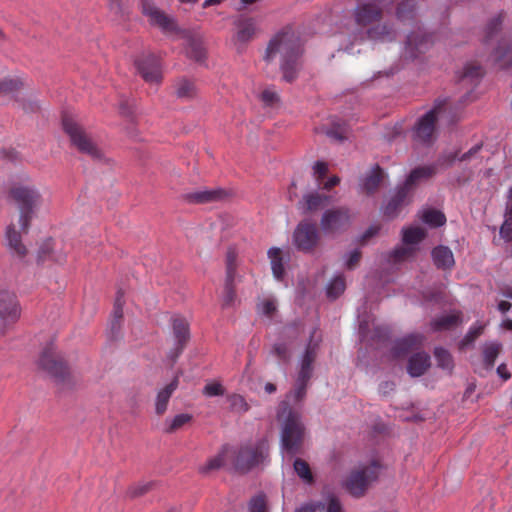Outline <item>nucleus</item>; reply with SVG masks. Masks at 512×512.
Segmentation results:
<instances>
[{
    "label": "nucleus",
    "mask_w": 512,
    "mask_h": 512,
    "mask_svg": "<svg viewBox=\"0 0 512 512\" xmlns=\"http://www.w3.org/2000/svg\"><path fill=\"white\" fill-rule=\"evenodd\" d=\"M320 234L315 223L310 221L300 222L292 236L294 246L302 252L308 253L318 245Z\"/></svg>",
    "instance_id": "obj_10"
},
{
    "label": "nucleus",
    "mask_w": 512,
    "mask_h": 512,
    "mask_svg": "<svg viewBox=\"0 0 512 512\" xmlns=\"http://www.w3.org/2000/svg\"><path fill=\"white\" fill-rule=\"evenodd\" d=\"M417 250H415L414 246L401 244L397 247H395L389 254H388V262L390 264L396 265L400 264L409 260H412L415 258L417 254Z\"/></svg>",
    "instance_id": "obj_25"
},
{
    "label": "nucleus",
    "mask_w": 512,
    "mask_h": 512,
    "mask_svg": "<svg viewBox=\"0 0 512 512\" xmlns=\"http://www.w3.org/2000/svg\"><path fill=\"white\" fill-rule=\"evenodd\" d=\"M145 14L150 17V21L154 25H158L164 30H169L173 26L172 20L157 8H145Z\"/></svg>",
    "instance_id": "obj_38"
},
{
    "label": "nucleus",
    "mask_w": 512,
    "mask_h": 512,
    "mask_svg": "<svg viewBox=\"0 0 512 512\" xmlns=\"http://www.w3.org/2000/svg\"><path fill=\"white\" fill-rule=\"evenodd\" d=\"M434 355L438 361V364L441 367H445L447 365L446 361L448 358V352L446 351V349H444L442 347H436L434 350Z\"/></svg>",
    "instance_id": "obj_59"
},
{
    "label": "nucleus",
    "mask_w": 512,
    "mask_h": 512,
    "mask_svg": "<svg viewBox=\"0 0 512 512\" xmlns=\"http://www.w3.org/2000/svg\"><path fill=\"white\" fill-rule=\"evenodd\" d=\"M226 196L227 193L225 192V190L221 188H215L188 193L186 195V200L189 203L203 204L222 200Z\"/></svg>",
    "instance_id": "obj_20"
},
{
    "label": "nucleus",
    "mask_w": 512,
    "mask_h": 512,
    "mask_svg": "<svg viewBox=\"0 0 512 512\" xmlns=\"http://www.w3.org/2000/svg\"><path fill=\"white\" fill-rule=\"evenodd\" d=\"M309 379L298 375L295 390L287 395V399L292 397L296 402L302 401ZM277 418L281 421V449L284 453L294 456L300 452L304 440L305 428L301 422V415L290 407L288 400H283L279 404Z\"/></svg>",
    "instance_id": "obj_1"
},
{
    "label": "nucleus",
    "mask_w": 512,
    "mask_h": 512,
    "mask_svg": "<svg viewBox=\"0 0 512 512\" xmlns=\"http://www.w3.org/2000/svg\"><path fill=\"white\" fill-rule=\"evenodd\" d=\"M137 71L142 78L150 84H158L162 79V72L159 60L153 56L148 55L139 58L135 61Z\"/></svg>",
    "instance_id": "obj_14"
},
{
    "label": "nucleus",
    "mask_w": 512,
    "mask_h": 512,
    "mask_svg": "<svg viewBox=\"0 0 512 512\" xmlns=\"http://www.w3.org/2000/svg\"><path fill=\"white\" fill-rule=\"evenodd\" d=\"M392 4V0H369L358 3L353 14L356 24L367 27L379 22L384 10Z\"/></svg>",
    "instance_id": "obj_9"
},
{
    "label": "nucleus",
    "mask_w": 512,
    "mask_h": 512,
    "mask_svg": "<svg viewBox=\"0 0 512 512\" xmlns=\"http://www.w3.org/2000/svg\"><path fill=\"white\" fill-rule=\"evenodd\" d=\"M361 253L355 249L346 255L345 265L348 269H352L359 261Z\"/></svg>",
    "instance_id": "obj_58"
},
{
    "label": "nucleus",
    "mask_w": 512,
    "mask_h": 512,
    "mask_svg": "<svg viewBox=\"0 0 512 512\" xmlns=\"http://www.w3.org/2000/svg\"><path fill=\"white\" fill-rule=\"evenodd\" d=\"M483 331H484V325L476 323L473 326H471L469 331L467 332V334L460 341L459 349L464 350L467 347L471 346L475 342V340L480 335H482Z\"/></svg>",
    "instance_id": "obj_42"
},
{
    "label": "nucleus",
    "mask_w": 512,
    "mask_h": 512,
    "mask_svg": "<svg viewBox=\"0 0 512 512\" xmlns=\"http://www.w3.org/2000/svg\"><path fill=\"white\" fill-rule=\"evenodd\" d=\"M380 227L377 225L370 226L361 236V240L365 241L378 234Z\"/></svg>",
    "instance_id": "obj_62"
},
{
    "label": "nucleus",
    "mask_w": 512,
    "mask_h": 512,
    "mask_svg": "<svg viewBox=\"0 0 512 512\" xmlns=\"http://www.w3.org/2000/svg\"><path fill=\"white\" fill-rule=\"evenodd\" d=\"M23 86L20 78H9L0 81V95H13Z\"/></svg>",
    "instance_id": "obj_48"
},
{
    "label": "nucleus",
    "mask_w": 512,
    "mask_h": 512,
    "mask_svg": "<svg viewBox=\"0 0 512 512\" xmlns=\"http://www.w3.org/2000/svg\"><path fill=\"white\" fill-rule=\"evenodd\" d=\"M10 197L20 210V227L23 231H26L30 225L34 210L40 202L41 195L34 186L17 184L11 188Z\"/></svg>",
    "instance_id": "obj_5"
},
{
    "label": "nucleus",
    "mask_w": 512,
    "mask_h": 512,
    "mask_svg": "<svg viewBox=\"0 0 512 512\" xmlns=\"http://www.w3.org/2000/svg\"><path fill=\"white\" fill-rule=\"evenodd\" d=\"M230 455L234 469L241 473H247L256 466L264 463L268 458V440L263 437L255 442H248L237 448L230 447Z\"/></svg>",
    "instance_id": "obj_3"
},
{
    "label": "nucleus",
    "mask_w": 512,
    "mask_h": 512,
    "mask_svg": "<svg viewBox=\"0 0 512 512\" xmlns=\"http://www.w3.org/2000/svg\"><path fill=\"white\" fill-rule=\"evenodd\" d=\"M430 367V356L426 352L413 354L407 365V371L412 377H419Z\"/></svg>",
    "instance_id": "obj_24"
},
{
    "label": "nucleus",
    "mask_w": 512,
    "mask_h": 512,
    "mask_svg": "<svg viewBox=\"0 0 512 512\" xmlns=\"http://www.w3.org/2000/svg\"><path fill=\"white\" fill-rule=\"evenodd\" d=\"M176 94L179 98L191 99L196 95V87L191 81L182 79L176 85Z\"/></svg>",
    "instance_id": "obj_46"
},
{
    "label": "nucleus",
    "mask_w": 512,
    "mask_h": 512,
    "mask_svg": "<svg viewBox=\"0 0 512 512\" xmlns=\"http://www.w3.org/2000/svg\"><path fill=\"white\" fill-rule=\"evenodd\" d=\"M38 366L47 372L55 381H63L68 375L66 364L55 357V348L53 344L45 347L38 360Z\"/></svg>",
    "instance_id": "obj_12"
},
{
    "label": "nucleus",
    "mask_w": 512,
    "mask_h": 512,
    "mask_svg": "<svg viewBox=\"0 0 512 512\" xmlns=\"http://www.w3.org/2000/svg\"><path fill=\"white\" fill-rule=\"evenodd\" d=\"M62 127L68 135L71 144L81 153L90 156L92 159L100 160L103 157L102 151L94 143L92 138L87 134L84 128L74 119L64 116L62 119Z\"/></svg>",
    "instance_id": "obj_6"
},
{
    "label": "nucleus",
    "mask_w": 512,
    "mask_h": 512,
    "mask_svg": "<svg viewBox=\"0 0 512 512\" xmlns=\"http://www.w3.org/2000/svg\"><path fill=\"white\" fill-rule=\"evenodd\" d=\"M235 26L238 29L236 39L241 43L248 42L255 33V25L253 20L250 18L238 19L235 21Z\"/></svg>",
    "instance_id": "obj_35"
},
{
    "label": "nucleus",
    "mask_w": 512,
    "mask_h": 512,
    "mask_svg": "<svg viewBox=\"0 0 512 512\" xmlns=\"http://www.w3.org/2000/svg\"><path fill=\"white\" fill-rule=\"evenodd\" d=\"M434 173L435 169L432 166L417 167L413 169L403 185L397 188L395 194L385 205L383 214L388 218L396 217L399 211L409 203V195L413 186L422 180L430 178Z\"/></svg>",
    "instance_id": "obj_4"
},
{
    "label": "nucleus",
    "mask_w": 512,
    "mask_h": 512,
    "mask_svg": "<svg viewBox=\"0 0 512 512\" xmlns=\"http://www.w3.org/2000/svg\"><path fill=\"white\" fill-rule=\"evenodd\" d=\"M430 45V36L423 33L412 32L407 36V40L405 42V57L414 59L419 54L427 50Z\"/></svg>",
    "instance_id": "obj_15"
},
{
    "label": "nucleus",
    "mask_w": 512,
    "mask_h": 512,
    "mask_svg": "<svg viewBox=\"0 0 512 512\" xmlns=\"http://www.w3.org/2000/svg\"><path fill=\"white\" fill-rule=\"evenodd\" d=\"M21 316L18 297L10 289L0 288V322L4 326L16 323Z\"/></svg>",
    "instance_id": "obj_11"
},
{
    "label": "nucleus",
    "mask_w": 512,
    "mask_h": 512,
    "mask_svg": "<svg viewBox=\"0 0 512 512\" xmlns=\"http://www.w3.org/2000/svg\"><path fill=\"white\" fill-rule=\"evenodd\" d=\"M266 502L264 495H257L250 500L249 512H265Z\"/></svg>",
    "instance_id": "obj_53"
},
{
    "label": "nucleus",
    "mask_w": 512,
    "mask_h": 512,
    "mask_svg": "<svg viewBox=\"0 0 512 512\" xmlns=\"http://www.w3.org/2000/svg\"><path fill=\"white\" fill-rule=\"evenodd\" d=\"M345 290V280L343 276L337 275L328 283L326 287L327 296L331 299H336Z\"/></svg>",
    "instance_id": "obj_43"
},
{
    "label": "nucleus",
    "mask_w": 512,
    "mask_h": 512,
    "mask_svg": "<svg viewBox=\"0 0 512 512\" xmlns=\"http://www.w3.org/2000/svg\"><path fill=\"white\" fill-rule=\"evenodd\" d=\"M366 34L370 40L379 42H392L396 40L397 37V31L394 25L388 22L370 26Z\"/></svg>",
    "instance_id": "obj_18"
},
{
    "label": "nucleus",
    "mask_w": 512,
    "mask_h": 512,
    "mask_svg": "<svg viewBox=\"0 0 512 512\" xmlns=\"http://www.w3.org/2000/svg\"><path fill=\"white\" fill-rule=\"evenodd\" d=\"M419 219L430 227H439L445 224L446 216L436 209L427 208L419 211Z\"/></svg>",
    "instance_id": "obj_33"
},
{
    "label": "nucleus",
    "mask_w": 512,
    "mask_h": 512,
    "mask_svg": "<svg viewBox=\"0 0 512 512\" xmlns=\"http://www.w3.org/2000/svg\"><path fill=\"white\" fill-rule=\"evenodd\" d=\"M38 258L41 261L51 259L55 262L63 263L66 260V255L64 253L55 254L52 250V239H47L39 249Z\"/></svg>",
    "instance_id": "obj_40"
},
{
    "label": "nucleus",
    "mask_w": 512,
    "mask_h": 512,
    "mask_svg": "<svg viewBox=\"0 0 512 512\" xmlns=\"http://www.w3.org/2000/svg\"><path fill=\"white\" fill-rule=\"evenodd\" d=\"M402 243L406 245L414 246L415 250L419 251L420 243L426 237V231L417 226L404 227L401 231Z\"/></svg>",
    "instance_id": "obj_30"
},
{
    "label": "nucleus",
    "mask_w": 512,
    "mask_h": 512,
    "mask_svg": "<svg viewBox=\"0 0 512 512\" xmlns=\"http://www.w3.org/2000/svg\"><path fill=\"white\" fill-rule=\"evenodd\" d=\"M303 43L300 36L292 29H285L276 34L269 42L265 59L272 60L277 54L281 57L280 69L283 80L293 82L301 68V57L303 54Z\"/></svg>",
    "instance_id": "obj_2"
},
{
    "label": "nucleus",
    "mask_w": 512,
    "mask_h": 512,
    "mask_svg": "<svg viewBox=\"0 0 512 512\" xmlns=\"http://www.w3.org/2000/svg\"><path fill=\"white\" fill-rule=\"evenodd\" d=\"M431 330L434 332L448 329V315H442L434 319L430 324Z\"/></svg>",
    "instance_id": "obj_54"
},
{
    "label": "nucleus",
    "mask_w": 512,
    "mask_h": 512,
    "mask_svg": "<svg viewBox=\"0 0 512 512\" xmlns=\"http://www.w3.org/2000/svg\"><path fill=\"white\" fill-rule=\"evenodd\" d=\"M231 411L239 414L246 413L250 406L246 399L240 394H232L228 397Z\"/></svg>",
    "instance_id": "obj_47"
},
{
    "label": "nucleus",
    "mask_w": 512,
    "mask_h": 512,
    "mask_svg": "<svg viewBox=\"0 0 512 512\" xmlns=\"http://www.w3.org/2000/svg\"><path fill=\"white\" fill-rule=\"evenodd\" d=\"M123 305L124 301L122 299V295H118L112 312V320H111V330L112 332H117L120 329L121 321L123 318Z\"/></svg>",
    "instance_id": "obj_44"
},
{
    "label": "nucleus",
    "mask_w": 512,
    "mask_h": 512,
    "mask_svg": "<svg viewBox=\"0 0 512 512\" xmlns=\"http://www.w3.org/2000/svg\"><path fill=\"white\" fill-rule=\"evenodd\" d=\"M432 261L437 268L446 269L448 267V248L440 245L435 247L432 252Z\"/></svg>",
    "instance_id": "obj_45"
},
{
    "label": "nucleus",
    "mask_w": 512,
    "mask_h": 512,
    "mask_svg": "<svg viewBox=\"0 0 512 512\" xmlns=\"http://www.w3.org/2000/svg\"><path fill=\"white\" fill-rule=\"evenodd\" d=\"M419 7L417 0H401L395 9L396 19L403 23H413L418 15Z\"/></svg>",
    "instance_id": "obj_21"
},
{
    "label": "nucleus",
    "mask_w": 512,
    "mask_h": 512,
    "mask_svg": "<svg viewBox=\"0 0 512 512\" xmlns=\"http://www.w3.org/2000/svg\"><path fill=\"white\" fill-rule=\"evenodd\" d=\"M202 392L207 397H215L224 395L225 389L219 382H210L204 386Z\"/></svg>",
    "instance_id": "obj_51"
},
{
    "label": "nucleus",
    "mask_w": 512,
    "mask_h": 512,
    "mask_svg": "<svg viewBox=\"0 0 512 512\" xmlns=\"http://www.w3.org/2000/svg\"><path fill=\"white\" fill-rule=\"evenodd\" d=\"M497 374L503 379L508 380L511 377L510 372L507 369L506 364L502 363L497 367Z\"/></svg>",
    "instance_id": "obj_63"
},
{
    "label": "nucleus",
    "mask_w": 512,
    "mask_h": 512,
    "mask_svg": "<svg viewBox=\"0 0 512 512\" xmlns=\"http://www.w3.org/2000/svg\"><path fill=\"white\" fill-rule=\"evenodd\" d=\"M179 385L178 377H175L169 384L161 388L155 398V413L162 415L166 412L169 400Z\"/></svg>",
    "instance_id": "obj_23"
},
{
    "label": "nucleus",
    "mask_w": 512,
    "mask_h": 512,
    "mask_svg": "<svg viewBox=\"0 0 512 512\" xmlns=\"http://www.w3.org/2000/svg\"><path fill=\"white\" fill-rule=\"evenodd\" d=\"M331 198L326 195H322L316 191L307 193L303 196V199L299 202V209L302 213L317 211L330 202Z\"/></svg>",
    "instance_id": "obj_22"
},
{
    "label": "nucleus",
    "mask_w": 512,
    "mask_h": 512,
    "mask_svg": "<svg viewBox=\"0 0 512 512\" xmlns=\"http://www.w3.org/2000/svg\"><path fill=\"white\" fill-rule=\"evenodd\" d=\"M260 311L265 315H271L276 310L275 302L272 300H265L260 304Z\"/></svg>",
    "instance_id": "obj_61"
},
{
    "label": "nucleus",
    "mask_w": 512,
    "mask_h": 512,
    "mask_svg": "<svg viewBox=\"0 0 512 512\" xmlns=\"http://www.w3.org/2000/svg\"><path fill=\"white\" fill-rule=\"evenodd\" d=\"M505 19V13L500 12L495 17L491 18L484 28L483 41L489 44L502 28Z\"/></svg>",
    "instance_id": "obj_36"
},
{
    "label": "nucleus",
    "mask_w": 512,
    "mask_h": 512,
    "mask_svg": "<svg viewBox=\"0 0 512 512\" xmlns=\"http://www.w3.org/2000/svg\"><path fill=\"white\" fill-rule=\"evenodd\" d=\"M493 61L503 69L512 65V46L507 45L504 40L498 42L497 47L492 52Z\"/></svg>",
    "instance_id": "obj_27"
},
{
    "label": "nucleus",
    "mask_w": 512,
    "mask_h": 512,
    "mask_svg": "<svg viewBox=\"0 0 512 512\" xmlns=\"http://www.w3.org/2000/svg\"><path fill=\"white\" fill-rule=\"evenodd\" d=\"M340 183V178L338 176L330 177L323 185V189L330 190L332 187L338 185Z\"/></svg>",
    "instance_id": "obj_64"
},
{
    "label": "nucleus",
    "mask_w": 512,
    "mask_h": 512,
    "mask_svg": "<svg viewBox=\"0 0 512 512\" xmlns=\"http://www.w3.org/2000/svg\"><path fill=\"white\" fill-rule=\"evenodd\" d=\"M173 335L176 340V357L182 352L184 345L190 337L189 324L181 317L175 316L172 318Z\"/></svg>",
    "instance_id": "obj_19"
},
{
    "label": "nucleus",
    "mask_w": 512,
    "mask_h": 512,
    "mask_svg": "<svg viewBox=\"0 0 512 512\" xmlns=\"http://www.w3.org/2000/svg\"><path fill=\"white\" fill-rule=\"evenodd\" d=\"M483 75V69L480 65L475 63H468L462 73L459 75V81L469 86L475 85V82Z\"/></svg>",
    "instance_id": "obj_34"
},
{
    "label": "nucleus",
    "mask_w": 512,
    "mask_h": 512,
    "mask_svg": "<svg viewBox=\"0 0 512 512\" xmlns=\"http://www.w3.org/2000/svg\"><path fill=\"white\" fill-rule=\"evenodd\" d=\"M235 266L234 258L230 254L227 257L226 279L224 287V295L222 306L224 308L231 307L236 301V293L234 289Z\"/></svg>",
    "instance_id": "obj_17"
},
{
    "label": "nucleus",
    "mask_w": 512,
    "mask_h": 512,
    "mask_svg": "<svg viewBox=\"0 0 512 512\" xmlns=\"http://www.w3.org/2000/svg\"><path fill=\"white\" fill-rule=\"evenodd\" d=\"M5 243L13 256L23 259L27 255V248L23 244L21 234L16 230L14 224H10L6 227Z\"/></svg>",
    "instance_id": "obj_16"
},
{
    "label": "nucleus",
    "mask_w": 512,
    "mask_h": 512,
    "mask_svg": "<svg viewBox=\"0 0 512 512\" xmlns=\"http://www.w3.org/2000/svg\"><path fill=\"white\" fill-rule=\"evenodd\" d=\"M328 172V165L326 162L317 161L313 165V174L316 177L317 181L321 180L326 173Z\"/></svg>",
    "instance_id": "obj_56"
},
{
    "label": "nucleus",
    "mask_w": 512,
    "mask_h": 512,
    "mask_svg": "<svg viewBox=\"0 0 512 512\" xmlns=\"http://www.w3.org/2000/svg\"><path fill=\"white\" fill-rule=\"evenodd\" d=\"M439 112V108L434 107L417 120L412 130V140L415 145L429 146L434 142Z\"/></svg>",
    "instance_id": "obj_8"
},
{
    "label": "nucleus",
    "mask_w": 512,
    "mask_h": 512,
    "mask_svg": "<svg viewBox=\"0 0 512 512\" xmlns=\"http://www.w3.org/2000/svg\"><path fill=\"white\" fill-rule=\"evenodd\" d=\"M383 179V170L379 165L372 167L371 171L362 179L361 190L367 194H372L378 188Z\"/></svg>",
    "instance_id": "obj_28"
},
{
    "label": "nucleus",
    "mask_w": 512,
    "mask_h": 512,
    "mask_svg": "<svg viewBox=\"0 0 512 512\" xmlns=\"http://www.w3.org/2000/svg\"><path fill=\"white\" fill-rule=\"evenodd\" d=\"M268 257L271 263V269L276 279L281 280L284 275V264L282 253L279 248L272 247L268 250Z\"/></svg>",
    "instance_id": "obj_37"
},
{
    "label": "nucleus",
    "mask_w": 512,
    "mask_h": 512,
    "mask_svg": "<svg viewBox=\"0 0 512 512\" xmlns=\"http://www.w3.org/2000/svg\"><path fill=\"white\" fill-rule=\"evenodd\" d=\"M380 465L373 461L369 465L353 470L344 481V488L354 497H361L368 487L378 479Z\"/></svg>",
    "instance_id": "obj_7"
},
{
    "label": "nucleus",
    "mask_w": 512,
    "mask_h": 512,
    "mask_svg": "<svg viewBox=\"0 0 512 512\" xmlns=\"http://www.w3.org/2000/svg\"><path fill=\"white\" fill-rule=\"evenodd\" d=\"M261 100L266 105L271 106L279 101V96H278L277 92H275L274 90L266 89L261 94Z\"/></svg>",
    "instance_id": "obj_55"
},
{
    "label": "nucleus",
    "mask_w": 512,
    "mask_h": 512,
    "mask_svg": "<svg viewBox=\"0 0 512 512\" xmlns=\"http://www.w3.org/2000/svg\"><path fill=\"white\" fill-rule=\"evenodd\" d=\"M423 336L419 334H411L400 340H398L394 347V354L400 356L408 353L414 348L419 347L422 344Z\"/></svg>",
    "instance_id": "obj_32"
},
{
    "label": "nucleus",
    "mask_w": 512,
    "mask_h": 512,
    "mask_svg": "<svg viewBox=\"0 0 512 512\" xmlns=\"http://www.w3.org/2000/svg\"><path fill=\"white\" fill-rule=\"evenodd\" d=\"M273 353L283 361H287L289 359L288 348L284 343L274 344Z\"/></svg>",
    "instance_id": "obj_57"
},
{
    "label": "nucleus",
    "mask_w": 512,
    "mask_h": 512,
    "mask_svg": "<svg viewBox=\"0 0 512 512\" xmlns=\"http://www.w3.org/2000/svg\"><path fill=\"white\" fill-rule=\"evenodd\" d=\"M502 351V344L496 341L486 342L482 347L483 364L487 370L494 367L495 361Z\"/></svg>",
    "instance_id": "obj_31"
},
{
    "label": "nucleus",
    "mask_w": 512,
    "mask_h": 512,
    "mask_svg": "<svg viewBox=\"0 0 512 512\" xmlns=\"http://www.w3.org/2000/svg\"><path fill=\"white\" fill-rule=\"evenodd\" d=\"M351 220L350 211L346 207L327 209L321 218V228L324 233H336L345 229Z\"/></svg>",
    "instance_id": "obj_13"
},
{
    "label": "nucleus",
    "mask_w": 512,
    "mask_h": 512,
    "mask_svg": "<svg viewBox=\"0 0 512 512\" xmlns=\"http://www.w3.org/2000/svg\"><path fill=\"white\" fill-rule=\"evenodd\" d=\"M312 337L313 335L311 336L301 359V368L298 375L302 376V378H311L312 375V364L316 357L318 347L317 343H312Z\"/></svg>",
    "instance_id": "obj_26"
},
{
    "label": "nucleus",
    "mask_w": 512,
    "mask_h": 512,
    "mask_svg": "<svg viewBox=\"0 0 512 512\" xmlns=\"http://www.w3.org/2000/svg\"><path fill=\"white\" fill-rule=\"evenodd\" d=\"M479 150H480V146H475V147L471 148L469 151H467L466 153H463L461 156H459L458 153H455V154L450 153V159H449L450 166L454 165L456 160H458L459 162H465V161L470 160L478 153Z\"/></svg>",
    "instance_id": "obj_52"
},
{
    "label": "nucleus",
    "mask_w": 512,
    "mask_h": 512,
    "mask_svg": "<svg viewBox=\"0 0 512 512\" xmlns=\"http://www.w3.org/2000/svg\"><path fill=\"white\" fill-rule=\"evenodd\" d=\"M187 55L196 61H202L205 58V50L199 42L191 41L187 48Z\"/></svg>",
    "instance_id": "obj_50"
},
{
    "label": "nucleus",
    "mask_w": 512,
    "mask_h": 512,
    "mask_svg": "<svg viewBox=\"0 0 512 512\" xmlns=\"http://www.w3.org/2000/svg\"><path fill=\"white\" fill-rule=\"evenodd\" d=\"M294 471L301 478V480L306 484H311L313 482V474L311 472L309 464L300 459L296 458L293 463Z\"/></svg>",
    "instance_id": "obj_41"
},
{
    "label": "nucleus",
    "mask_w": 512,
    "mask_h": 512,
    "mask_svg": "<svg viewBox=\"0 0 512 512\" xmlns=\"http://www.w3.org/2000/svg\"><path fill=\"white\" fill-rule=\"evenodd\" d=\"M230 455V447L224 445L219 453L207 460V462L199 467V472L203 475L219 470L225 464L226 457Z\"/></svg>",
    "instance_id": "obj_29"
},
{
    "label": "nucleus",
    "mask_w": 512,
    "mask_h": 512,
    "mask_svg": "<svg viewBox=\"0 0 512 512\" xmlns=\"http://www.w3.org/2000/svg\"><path fill=\"white\" fill-rule=\"evenodd\" d=\"M326 512H342L341 503L335 496L328 498Z\"/></svg>",
    "instance_id": "obj_60"
},
{
    "label": "nucleus",
    "mask_w": 512,
    "mask_h": 512,
    "mask_svg": "<svg viewBox=\"0 0 512 512\" xmlns=\"http://www.w3.org/2000/svg\"><path fill=\"white\" fill-rule=\"evenodd\" d=\"M192 420V415L188 413L177 414L170 419H166L164 423V432L171 434Z\"/></svg>",
    "instance_id": "obj_39"
},
{
    "label": "nucleus",
    "mask_w": 512,
    "mask_h": 512,
    "mask_svg": "<svg viewBox=\"0 0 512 512\" xmlns=\"http://www.w3.org/2000/svg\"><path fill=\"white\" fill-rule=\"evenodd\" d=\"M511 205L508 210V217L500 228V235L506 241L512 240V188L510 189Z\"/></svg>",
    "instance_id": "obj_49"
}]
</instances>
